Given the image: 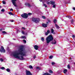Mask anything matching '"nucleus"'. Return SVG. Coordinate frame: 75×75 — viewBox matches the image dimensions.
Segmentation results:
<instances>
[{
    "label": "nucleus",
    "mask_w": 75,
    "mask_h": 75,
    "mask_svg": "<svg viewBox=\"0 0 75 75\" xmlns=\"http://www.w3.org/2000/svg\"><path fill=\"white\" fill-rule=\"evenodd\" d=\"M26 75H32V74H31V72L29 71H26Z\"/></svg>",
    "instance_id": "0eeeda50"
},
{
    "label": "nucleus",
    "mask_w": 75,
    "mask_h": 75,
    "mask_svg": "<svg viewBox=\"0 0 75 75\" xmlns=\"http://www.w3.org/2000/svg\"><path fill=\"white\" fill-rule=\"evenodd\" d=\"M1 11H2V12H4V9H2L1 10Z\"/></svg>",
    "instance_id": "e433bc0d"
},
{
    "label": "nucleus",
    "mask_w": 75,
    "mask_h": 75,
    "mask_svg": "<svg viewBox=\"0 0 75 75\" xmlns=\"http://www.w3.org/2000/svg\"><path fill=\"white\" fill-rule=\"evenodd\" d=\"M1 6H0V8H1Z\"/></svg>",
    "instance_id": "5fc2aeb1"
},
{
    "label": "nucleus",
    "mask_w": 75,
    "mask_h": 75,
    "mask_svg": "<svg viewBox=\"0 0 75 75\" xmlns=\"http://www.w3.org/2000/svg\"><path fill=\"white\" fill-rule=\"evenodd\" d=\"M29 68L30 69H33V66H32L31 65H30L29 66Z\"/></svg>",
    "instance_id": "6ab92c4d"
},
{
    "label": "nucleus",
    "mask_w": 75,
    "mask_h": 75,
    "mask_svg": "<svg viewBox=\"0 0 75 75\" xmlns=\"http://www.w3.org/2000/svg\"><path fill=\"white\" fill-rule=\"evenodd\" d=\"M36 69H38V70H40V68L38 67H36Z\"/></svg>",
    "instance_id": "393cba45"
},
{
    "label": "nucleus",
    "mask_w": 75,
    "mask_h": 75,
    "mask_svg": "<svg viewBox=\"0 0 75 75\" xmlns=\"http://www.w3.org/2000/svg\"><path fill=\"white\" fill-rule=\"evenodd\" d=\"M21 16L22 17L25 18H28V14L26 13H24L23 14H22Z\"/></svg>",
    "instance_id": "20e7f679"
},
{
    "label": "nucleus",
    "mask_w": 75,
    "mask_h": 75,
    "mask_svg": "<svg viewBox=\"0 0 75 75\" xmlns=\"http://www.w3.org/2000/svg\"><path fill=\"white\" fill-rule=\"evenodd\" d=\"M50 4H52V5H53V4H55V2L52 1H50Z\"/></svg>",
    "instance_id": "1a4fd4ad"
},
{
    "label": "nucleus",
    "mask_w": 75,
    "mask_h": 75,
    "mask_svg": "<svg viewBox=\"0 0 75 75\" xmlns=\"http://www.w3.org/2000/svg\"><path fill=\"white\" fill-rule=\"evenodd\" d=\"M54 23H57V20H56V19H54Z\"/></svg>",
    "instance_id": "c85d7f7f"
},
{
    "label": "nucleus",
    "mask_w": 75,
    "mask_h": 75,
    "mask_svg": "<svg viewBox=\"0 0 75 75\" xmlns=\"http://www.w3.org/2000/svg\"><path fill=\"white\" fill-rule=\"evenodd\" d=\"M10 11H13V9H12V8H11L10 9Z\"/></svg>",
    "instance_id": "de8ad7c7"
},
{
    "label": "nucleus",
    "mask_w": 75,
    "mask_h": 75,
    "mask_svg": "<svg viewBox=\"0 0 75 75\" xmlns=\"http://www.w3.org/2000/svg\"><path fill=\"white\" fill-rule=\"evenodd\" d=\"M40 2H41V1H42V0H40Z\"/></svg>",
    "instance_id": "603ef678"
},
{
    "label": "nucleus",
    "mask_w": 75,
    "mask_h": 75,
    "mask_svg": "<svg viewBox=\"0 0 75 75\" xmlns=\"http://www.w3.org/2000/svg\"><path fill=\"white\" fill-rule=\"evenodd\" d=\"M43 4H44V2H42Z\"/></svg>",
    "instance_id": "6e6d98bb"
},
{
    "label": "nucleus",
    "mask_w": 75,
    "mask_h": 75,
    "mask_svg": "<svg viewBox=\"0 0 75 75\" xmlns=\"http://www.w3.org/2000/svg\"><path fill=\"white\" fill-rule=\"evenodd\" d=\"M51 33H52V34H55V33L54 32V30H53V29H51Z\"/></svg>",
    "instance_id": "f8f14e48"
},
{
    "label": "nucleus",
    "mask_w": 75,
    "mask_h": 75,
    "mask_svg": "<svg viewBox=\"0 0 75 75\" xmlns=\"http://www.w3.org/2000/svg\"><path fill=\"white\" fill-rule=\"evenodd\" d=\"M25 5L26 6H28V7H31V5H30V4L28 3H25Z\"/></svg>",
    "instance_id": "9b49d317"
},
{
    "label": "nucleus",
    "mask_w": 75,
    "mask_h": 75,
    "mask_svg": "<svg viewBox=\"0 0 75 75\" xmlns=\"http://www.w3.org/2000/svg\"><path fill=\"white\" fill-rule=\"evenodd\" d=\"M2 3L4 4H6V2L4 1H2Z\"/></svg>",
    "instance_id": "5701e85b"
},
{
    "label": "nucleus",
    "mask_w": 75,
    "mask_h": 75,
    "mask_svg": "<svg viewBox=\"0 0 75 75\" xmlns=\"http://www.w3.org/2000/svg\"><path fill=\"white\" fill-rule=\"evenodd\" d=\"M4 60L2 58H0V61H1V62H2Z\"/></svg>",
    "instance_id": "a211bd4d"
},
{
    "label": "nucleus",
    "mask_w": 75,
    "mask_h": 75,
    "mask_svg": "<svg viewBox=\"0 0 75 75\" xmlns=\"http://www.w3.org/2000/svg\"><path fill=\"white\" fill-rule=\"evenodd\" d=\"M55 25V27H56L57 28V29H59V26H58V25L56 24Z\"/></svg>",
    "instance_id": "2eb2a0df"
},
{
    "label": "nucleus",
    "mask_w": 75,
    "mask_h": 75,
    "mask_svg": "<svg viewBox=\"0 0 75 75\" xmlns=\"http://www.w3.org/2000/svg\"><path fill=\"white\" fill-rule=\"evenodd\" d=\"M43 5L44 6H45V7H47V6L46 4H43Z\"/></svg>",
    "instance_id": "a878e982"
},
{
    "label": "nucleus",
    "mask_w": 75,
    "mask_h": 75,
    "mask_svg": "<svg viewBox=\"0 0 75 75\" xmlns=\"http://www.w3.org/2000/svg\"><path fill=\"white\" fill-rule=\"evenodd\" d=\"M42 26H43V27L46 28L47 27V24L42 23Z\"/></svg>",
    "instance_id": "6e6552de"
},
{
    "label": "nucleus",
    "mask_w": 75,
    "mask_h": 75,
    "mask_svg": "<svg viewBox=\"0 0 75 75\" xmlns=\"http://www.w3.org/2000/svg\"><path fill=\"white\" fill-rule=\"evenodd\" d=\"M41 40L42 41H44V38H41Z\"/></svg>",
    "instance_id": "2f4dec72"
},
{
    "label": "nucleus",
    "mask_w": 75,
    "mask_h": 75,
    "mask_svg": "<svg viewBox=\"0 0 75 75\" xmlns=\"http://www.w3.org/2000/svg\"><path fill=\"white\" fill-rule=\"evenodd\" d=\"M1 69H2V70H4V69H5V68L4 67H2L0 68Z\"/></svg>",
    "instance_id": "dca6fc26"
},
{
    "label": "nucleus",
    "mask_w": 75,
    "mask_h": 75,
    "mask_svg": "<svg viewBox=\"0 0 75 75\" xmlns=\"http://www.w3.org/2000/svg\"><path fill=\"white\" fill-rule=\"evenodd\" d=\"M53 57V56H50L49 57L50 59H52V58Z\"/></svg>",
    "instance_id": "4be33fe9"
},
{
    "label": "nucleus",
    "mask_w": 75,
    "mask_h": 75,
    "mask_svg": "<svg viewBox=\"0 0 75 75\" xmlns=\"http://www.w3.org/2000/svg\"><path fill=\"white\" fill-rule=\"evenodd\" d=\"M23 42H24V43H26V40H23Z\"/></svg>",
    "instance_id": "c9c22d12"
},
{
    "label": "nucleus",
    "mask_w": 75,
    "mask_h": 75,
    "mask_svg": "<svg viewBox=\"0 0 75 75\" xmlns=\"http://www.w3.org/2000/svg\"><path fill=\"white\" fill-rule=\"evenodd\" d=\"M8 13L9 14H10L11 15H12V16H13V15H14V14L11 12H9Z\"/></svg>",
    "instance_id": "412c9836"
},
{
    "label": "nucleus",
    "mask_w": 75,
    "mask_h": 75,
    "mask_svg": "<svg viewBox=\"0 0 75 75\" xmlns=\"http://www.w3.org/2000/svg\"><path fill=\"white\" fill-rule=\"evenodd\" d=\"M22 29H23V30H25V28L24 27H22Z\"/></svg>",
    "instance_id": "79ce46f5"
},
{
    "label": "nucleus",
    "mask_w": 75,
    "mask_h": 75,
    "mask_svg": "<svg viewBox=\"0 0 75 75\" xmlns=\"http://www.w3.org/2000/svg\"><path fill=\"white\" fill-rule=\"evenodd\" d=\"M6 70L7 71V72H10V70L9 69H6Z\"/></svg>",
    "instance_id": "f3484780"
},
{
    "label": "nucleus",
    "mask_w": 75,
    "mask_h": 75,
    "mask_svg": "<svg viewBox=\"0 0 75 75\" xmlns=\"http://www.w3.org/2000/svg\"><path fill=\"white\" fill-rule=\"evenodd\" d=\"M2 31V29H0V31Z\"/></svg>",
    "instance_id": "3c124183"
},
{
    "label": "nucleus",
    "mask_w": 75,
    "mask_h": 75,
    "mask_svg": "<svg viewBox=\"0 0 75 75\" xmlns=\"http://www.w3.org/2000/svg\"><path fill=\"white\" fill-rule=\"evenodd\" d=\"M46 23H47V24H48V22H46Z\"/></svg>",
    "instance_id": "864d4df0"
},
{
    "label": "nucleus",
    "mask_w": 75,
    "mask_h": 75,
    "mask_svg": "<svg viewBox=\"0 0 75 75\" xmlns=\"http://www.w3.org/2000/svg\"><path fill=\"white\" fill-rule=\"evenodd\" d=\"M1 49H0V51L1 52H6V50H4V47L3 46H1Z\"/></svg>",
    "instance_id": "39448f33"
},
{
    "label": "nucleus",
    "mask_w": 75,
    "mask_h": 75,
    "mask_svg": "<svg viewBox=\"0 0 75 75\" xmlns=\"http://www.w3.org/2000/svg\"><path fill=\"white\" fill-rule=\"evenodd\" d=\"M50 73H52V71L51 70H50L49 71Z\"/></svg>",
    "instance_id": "f704fd0d"
},
{
    "label": "nucleus",
    "mask_w": 75,
    "mask_h": 75,
    "mask_svg": "<svg viewBox=\"0 0 75 75\" xmlns=\"http://www.w3.org/2000/svg\"><path fill=\"white\" fill-rule=\"evenodd\" d=\"M26 53L27 52L24 48V47L22 46L20 48L19 52L18 51L14 52L12 53V55L15 58H17L19 60H25V59L23 58V56H25Z\"/></svg>",
    "instance_id": "f257e3e1"
},
{
    "label": "nucleus",
    "mask_w": 75,
    "mask_h": 75,
    "mask_svg": "<svg viewBox=\"0 0 75 75\" xmlns=\"http://www.w3.org/2000/svg\"><path fill=\"white\" fill-rule=\"evenodd\" d=\"M73 9L74 10H75V8L74 7V8H73Z\"/></svg>",
    "instance_id": "8fccbe9b"
},
{
    "label": "nucleus",
    "mask_w": 75,
    "mask_h": 75,
    "mask_svg": "<svg viewBox=\"0 0 75 75\" xmlns=\"http://www.w3.org/2000/svg\"><path fill=\"white\" fill-rule=\"evenodd\" d=\"M21 38H25V36H22L21 37Z\"/></svg>",
    "instance_id": "7c9ffc66"
},
{
    "label": "nucleus",
    "mask_w": 75,
    "mask_h": 75,
    "mask_svg": "<svg viewBox=\"0 0 75 75\" xmlns=\"http://www.w3.org/2000/svg\"><path fill=\"white\" fill-rule=\"evenodd\" d=\"M73 21H74V20H72L71 21V23H73Z\"/></svg>",
    "instance_id": "a19ab883"
},
{
    "label": "nucleus",
    "mask_w": 75,
    "mask_h": 75,
    "mask_svg": "<svg viewBox=\"0 0 75 75\" xmlns=\"http://www.w3.org/2000/svg\"><path fill=\"white\" fill-rule=\"evenodd\" d=\"M17 31H18V30H17Z\"/></svg>",
    "instance_id": "4d7b16f0"
},
{
    "label": "nucleus",
    "mask_w": 75,
    "mask_h": 75,
    "mask_svg": "<svg viewBox=\"0 0 75 75\" xmlns=\"http://www.w3.org/2000/svg\"><path fill=\"white\" fill-rule=\"evenodd\" d=\"M48 21L49 23H50L51 22V21H50V20H48Z\"/></svg>",
    "instance_id": "09e8293b"
},
{
    "label": "nucleus",
    "mask_w": 75,
    "mask_h": 75,
    "mask_svg": "<svg viewBox=\"0 0 75 75\" xmlns=\"http://www.w3.org/2000/svg\"><path fill=\"white\" fill-rule=\"evenodd\" d=\"M17 0H11V2H12L13 5L15 7H17V5H16V1Z\"/></svg>",
    "instance_id": "423d86ee"
},
{
    "label": "nucleus",
    "mask_w": 75,
    "mask_h": 75,
    "mask_svg": "<svg viewBox=\"0 0 75 75\" xmlns=\"http://www.w3.org/2000/svg\"><path fill=\"white\" fill-rule=\"evenodd\" d=\"M32 20L36 23H39V21H40V19L39 18H33Z\"/></svg>",
    "instance_id": "7ed1b4c3"
},
{
    "label": "nucleus",
    "mask_w": 75,
    "mask_h": 75,
    "mask_svg": "<svg viewBox=\"0 0 75 75\" xmlns=\"http://www.w3.org/2000/svg\"><path fill=\"white\" fill-rule=\"evenodd\" d=\"M46 3H47V4H50V2H47Z\"/></svg>",
    "instance_id": "72a5a7b5"
},
{
    "label": "nucleus",
    "mask_w": 75,
    "mask_h": 75,
    "mask_svg": "<svg viewBox=\"0 0 75 75\" xmlns=\"http://www.w3.org/2000/svg\"><path fill=\"white\" fill-rule=\"evenodd\" d=\"M22 33L23 34H24V32L22 31Z\"/></svg>",
    "instance_id": "ea45409f"
},
{
    "label": "nucleus",
    "mask_w": 75,
    "mask_h": 75,
    "mask_svg": "<svg viewBox=\"0 0 75 75\" xmlns=\"http://www.w3.org/2000/svg\"><path fill=\"white\" fill-rule=\"evenodd\" d=\"M54 38L52 35H50L49 36L47 37L46 38V40L47 43V44L50 43V41H52Z\"/></svg>",
    "instance_id": "f03ea898"
},
{
    "label": "nucleus",
    "mask_w": 75,
    "mask_h": 75,
    "mask_svg": "<svg viewBox=\"0 0 75 75\" xmlns=\"http://www.w3.org/2000/svg\"><path fill=\"white\" fill-rule=\"evenodd\" d=\"M10 21H11V22H13L14 21H13V20H11Z\"/></svg>",
    "instance_id": "a18cd8bd"
},
{
    "label": "nucleus",
    "mask_w": 75,
    "mask_h": 75,
    "mask_svg": "<svg viewBox=\"0 0 75 75\" xmlns=\"http://www.w3.org/2000/svg\"><path fill=\"white\" fill-rule=\"evenodd\" d=\"M52 65H54V64H55V62H52Z\"/></svg>",
    "instance_id": "58836bf2"
},
{
    "label": "nucleus",
    "mask_w": 75,
    "mask_h": 75,
    "mask_svg": "<svg viewBox=\"0 0 75 75\" xmlns=\"http://www.w3.org/2000/svg\"><path fill=\"white\" fill-rule=\"evenodd\" d=\"M48 34L47 33V32H46L45 33V35H48Z\"/></svg>",
    "instance_id": "4c0bfd02"
},
{
    "label": "nucleus",
    "mask_w": 75,
    "mask_h": 75,
    "mask_svg": "<svg viewBox=\"0 0 75 75\" xmlns=\"http://www.w3.org/2000/svg\"><path fill=\"white\" fill-rule=\"evenodd\" d=\"M34 48L35 50H38V46L37 45H35L34 46Z\"/></svg>",
    "instance_id": "9d476101"
},
{
    "label": "nucleus",
    "mask_w": 75,
    "mask_h": 75,
    "mask_svg": "<svg viewBox=\"0 0 75 75\" xmlns=\"http://www.w3.org/2000/svg\"><path fill=\"white\" fill-rule=\"evenodd\" d=\"M47 33H48L49 34V33H50V31L49 30H48L47 31Z\"/></svg>",
    "instance_id": "b1692460"
},
{
    "label": "nucleus",
    "mask_w": 75,
    "mask_h": 75,
    "mask_svg": "<svg viewBox=\"0 0 75 75\" xmlns=\"http://www.w3.org/2000/svg\"><path fill=\"white\" fill-rule=\"evenodd\" d=\"M72 37L73 38H75V35H73L72 36Z\"/></svg>",
    "instance_id": "49530a36"
},
{
    "label": "nucleus",
    "mask_w": 75,
    "mask_h": 75,
    "mask_svg": "<svg viewBox=\"0 0 75 75\" xmlns=\"http://www.w3.org/2000/svg\"><path fill=\"white\" fill-rule=\"evenodd\" d=\"M3 34H6V33L5 31H3L2 32Z\"/></svg>",
    "instance_id": "bb28decb"
},
{
    "label": "nucleus",
    "mask_w": 75,
    "mask_h": 75,
    "mask_svg": "<svg viewBox=\"0 0 75 75\" xmlns=\"http://www.w3.org/2000/svg\"><path fill=\"white\" fill-rule=\"evenodd\" d=\"M42 18H43V19H45V16H42Z\"/></svg>",
    "instance_id": "473e14b6"
},
{
    "label": "nucleus",
    "mask_w": 75,
    "mask_h": 75,
    "mask_svg": "<svg viewBox=\"0 0 75 75\" xmlns=\"http://www.w3.org/2000/svg\"><path fill=\"white\" fill-rule=\"evenodd\" d=\"M67 68H68V69H70V66H69V65H67Z\"/></svg>",
    "instance_id": "cd10ccee"
},
{
    "label": "nucleus",
    "mask_w": 75,
    "mask_h": 75,
    "mask_svg": "<svg viewBox=\"0 0 75 75\" xmlns=\"http://www.w3.org/2000/svg\"><path fill=\"white\" fill-rule=\"evenodd\" d=\"M66 17H68V18H69L70 19L71 18V17L69 16H67Z\"/></svg>",
    "instance_id": "c756f323"
},
{
    "label": "nucleus",
    "mask_w": 75,
    "mask_h": 75,
    "mask_svg": "<svg viewBox=\"0 0 75 75\" xmlns=\"http://www.w3.org/2000/svg\"><path fill=\"white\" fill-rule=\"evenodd\" d=\"M52 44H55L57 43V41H56V40H54L52 42Z\"/></svg>",
    "instance_id": "ddd939ff"
},
{
    "label": "nucleus",
    "mask_w": 75,
    "mask_h": 75,
    "mask_svg": "<svg viewBox=\"0 0 75 75\" xmlns=\"http://www.w3.org/2000/svg\"><path fill=\"white\" fill-rule=\"evenodd\" d=\"M53 8H55V6H56V4H53Z\"/></svg>",
    "instance_id": "aec40b11"
},
{
    "label": "nucleus",
    "mask_w": 75,
    "mask_h": 75,
    "mask_svg": "<svg viewBox=\"0 0 75 75\" xmlns=\"http://www.w3.org/2000/svg\"><path fill=\"white\" fill-rule=\"evenodd\" d=\"M35 58H36V56H34V57H33V58H34V59H35Z\"/></svg>",
    "instance_id": "37998d69"
},
{
    "label": "nucleus",
    "mask_w": 75,
    "mask_h": 75,
    "mask_svg": "<svg viewBox=\"0 0 75 75\" xmlns=\"http://www.w3.org/2000/svg\"><path fill=\"white\" fill-rule=\"evenodd\" d=\"M67 69H65L63 71V72L64 74H66L67 72Z\"/></svg>",
    "instance_id": "4468645a"
},
{
    "label": "nucleus",
    "mask_w": 75,
    "mask_h": 75,
    "mask_svg": "<svg viewBox=\"0 0 75 75\" xmlns=\"http://www.w3.org/2000/svg\"><path fill=\"white\" fill-rule=\"evenodd\" d=\"M28 15H31V14H32L31 13H28Z\"/></svg>",
    "instance_id": "c03bdc74"
}]
</instances>
